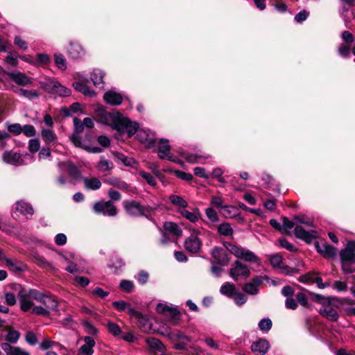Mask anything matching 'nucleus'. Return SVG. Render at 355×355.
I'll list each match as a JSON object with an SVG mask.
<instances>
[{"mask_svg": "<svg viewBox=\"0 0 355 355\" xmlns=\"http://www.w3.org/2000/svg\"><path fill=\"white\" fill-rule=\"evenodd\" d=\"M224 246L231 254L238 259H243L248 262H254L258 264L260 263V259L253 252L245 249L241 245L230 242H225Z\"/></svg>", "mask_w": 355, "mask_h": 355, "instance_id": "obj_1", "label": "nucleus"}, {"mask_svg": "<svg viewBox=\"0 0 355 355\" xmlns=\"http://www.w3.org/2000/svg\"><path fill=\"white\" fill-rule=\"evenodd\" d=\"M95 114L98 121L110 125L115 130L122 116L118 112H108L103 106L98 107L95 110Z\"/></svg>", "mask_w": 355, "mask_h": 355, "instance_id": "obj_2", "label": "nucleus"}, {"mask_svg": "<svg viewBox=\"0 0 355 355\" xmlns=\"http://www.w3.org/2000/svg\"><path fill=\"white\" fill-rule=\"evenodd\" d=\"M123 207L128 214L133 216H147L153 210L152 207L142 206L139 202L135 200H124L123 202Z\"/></svg>", "mask_w": 355, "mask_h": 355, "instance_id": "obj_3", "label": "nucleus"}, {"mask_svg": "<svg viewBox=\"0 0 355 355\" xmlns=\"http://www.w3.org/2000/svg\"><path fill=\"white\" fill-rule=\"evenodd\" d=\"M10 287L18 293L17 295L21 310L24 311H29L33 306V302L27 290L24 289L21 285L18 284H12L10 285Z\"/></svg>", "mask_w": 355, "mask_h": 355, "instance_id": "obj_4", "label": "nucleus"}, {"mask_svg": "<svg viewBox=\"0 0 355 355\" xmlns=\"http://www.w3.org/2000/svg\"><path fill=\"white\" fill-rule=\"evenodd\" d=\"M93 210L97 214H103L110 217L115 216L117 214V209L112 200L96 202L93 206Z\"/></svg>", "mask_w": 355, "mask_h": 355, "instance_id": "obj_5", "label": "nucleus"}, {"mask_svg": "<svg viewBox=\"0 0 355 355\" xmlns=\"http://www.w3.org/2000/svg\"><path fill=\"white\" fill-rule=\"evenodd\" d=\"M333 301H338V299L327 298L326 302L320 309L319 313L326 319L330 321L336 322L339 318V314L338 313L336 309L332 306Z\"/></svg>", "mask_w": 355, "mask_h": 355, "instance_id": "obj_6", "label": "nucleus"}, {"mask_svg": "<svg viewBox=\"0 0 355 355\" xmlns=\"http://www.w3.org/2000/svg\"><path fill=\"white\" fill-rule=\"evenodd\" d=\"M191 231L192 234L185 240L184 246L187 251L194 254L200 250L202 243L197 236L200 231L197 229H191Z\"/></svg>", "mask_w": 355, "mask_h": 355, "instance_id": "obj_7", "label": "nucleus"}, {"mask_svg": "<svg viewBox=\"0 0 355 355\" xmlns=\"http://www.w3.org/2000/svg\"><path fill=\"white\" fill-rule=\"evenodd\" d=\"M229 273L234 280H237L239 277H248L250 274L248 266L239 261H236L232 264Z\"/></svg>", "mask_w": 355, "mask_h": 355, "instance_id": "obj_8", "label": "nucleus"}, {"mask_svg": "<svg viewBox=\"0 0 355 355\" xmlns=\"http://www.w3.org/2000/svg\"><path fill=\"white\" fill-rule=\"evenodd\" d=\"M138 128L139 126L137 123L131 121L128 118L122 115L116 130L120 132L126 131L128 134V136L131 137L136 133Z\"/></svg>", "mask_w": 355, "mask_h": 355, "instance_id": "obj_9", "label": "nucleus"}, {"mask_svg": "<svg viewBox=\"0 0 355 355\" xmlns=\"http://www.w3.org/2000/svg\"><path fill=\"white\" fill-rule=\"evenodd\" d=\"M171 147L168 145V141L162 139L159 141L158 146V156L160 159H168L174 162H179V160L170 153Z\"/></svg>", "mask_w": 355, "mask_h": 355, "instance_id": "obj_10", "label": "nucleus"}, {"mask_svg": "<svg viewBox=\"0 0 355 355\" xmlns=\"http://www.w3.org/2000/svg\"><path fill=\"white\" fill-rule=\"evenodd\" d=\"M137 137L148 148L153 147L156 142L155 134L150 130H139Z\"/></svg>", "mask_w": 355, "mask_h": 355, "instance_id": "obj_11", "label": "nucleus"}, {"mask_svg": "<svg viewBox=\"0 0 355 355\" xmlns=\"http://www.w3.org/2000/svg\"><path fill=\"white\" fill-rule=\"evenodd\" d=\"M295 236L300 239L310 243L313 239L317 237V232L315 231H306L302 227L296 225L294 230Z\"/></svg>", "mask_w": 355, "mask_h": 355, "instance_id": "obj_12", "label": "nucleus"}, {"mask_svg": "<svg viewBox=\"0 0 355 355\" xmlns=\"http://www.w3.org/2000/svg\"><path fill=\"white\" fill-rule=\"evenodd\" d=\"M211 254L218 264L225 266L229 263L230 259L225 251L221 248L216 247L213 248Z\"/></svg>", "mask_w": 355, "mask_h": 355, "instance_id": "obj_13", "label": "nucleus"}, {"mask_svg": "<svg viewBox=\"0 0 355 355\" xmlns=\"http://www.w3.org/2000/svg\"><path fill=\"white\" fill-rule=\"evenodd\" d=\"M0 259L5 261L9 270L13 272H19L24 270L26 268V266L23 263L17 259H9L3 253V257H0Z\"/></svg>", "mask_w": 355, "mask_h": 355, "instance_id": "obj_14", "label": "nucleus"}, {"mask_svg": "<svg viewBox=\"0 0 355 355\" xmlns=\"http://www.w3.org/2000/svg\"><path fill=\"white\" fill-rule=\"evenodd\" d=\"M317 251L320 253L324 258L330 259L336 254V249L327 243H317L315 245Z\"/></svg>", "mask_w": 355, "mask_h": 355, "instance_id": "obj_15", "label": "nucleus"}, {"mask_svg": "<svg viewBox=\"0 0 355 355\" xmlns=\"http://www.w3.org/2000/svg\"><path fill=\"white\" fill-rule=\"evenodd\" d=\"M269 347V343L265 339H260L251 346L252 351L256 355H264L268 351Z\"/></svg>", "mask_w": 355, "mask_h": 355, "instance_id": "obj_16", "label": "nucleus"}, {"mask_svg": "<svg viewBox=\"0 0 355 355\" xmlns=\"http://www.w3.org/2000/svg\"><path fill=\"white\" fill-rule=\"evenodd\" d=\"M103 98L107 103L112 105H119L123 101L122 95L112 90L107 92L104 94Z\"/></svg>", "mask_w": 355, "mask_h": 355, "instance_id": "obj_17", "label": "nucleus"}, {"mask_svg": "<svg viewBox=\"0 0 355 355\" xmlns=\"http://www.w3.org/2000/svg\"><path fill=\"white\" fill-rule=\"evenodd\" d=\"M8 76L19 85L26 86L32 83V78L21 72L10 73Z\"/></svg>", "mask_w": 355, "mask_h": 355, "instance_id": "obj_18", "label": "nucleus"}, {"mask_svg": "<svg viewBox=\"0 0 355 355\" xmlns=\"http://www.w3.org/2000/svg\"><path fill=\"white\" fill-rule=\"evenodd\" d=\"M67 53L69 57L72 59L80 58L85 54V51L82 46L78 44L73 42L69 44V46L67 49Z\"/></svg>", "mask_w": 355, "mask_h": 355, "instance_id": "obj_19", "label": "nucleus"}, {"mask_svg": "<svg viewBox=\"0 0 355 355\" xmlns=\"http://www.w3.org/2000/svg\"><path fill=\"white\" fill-rule=\"evenodd\" d=\"M85 345H82L79 349V353L85 355H92L94 352L93 347L95 345V341L91 336L84 338Z\"/></svg>", "mask_w": 355, "mask_h": 355, "instance_id": "obj_20", "label": "nucleus"}, {"mask_svg": "<svg viewBox=\"0 0 355 355\" xmlns=\"http://www.w3.org/2000/svg\"><path fill=\"white\" fill-rule=\"evenodd\" d=\"M2 349L6 353V355H30V354L18 347H12L7 343H2Z\"/></svg>", "mask_w": 355, "mask_h": 355, "instance_id": "obj_21", "label": "nucleus"}, {"mask_svg": "<svg viewBox=\"0 0 355 355\" xmlns=\"http://www.w3.org/2000/svg\"><path fill=\"white\" fill-rule=\"evenodd\" d=\"M178 213H180L184 218L187 219L191 223H196L200 218V213L198 209H194L193 211H189L184 209H179Z\"/></svg>", "mask_w": 355, "mask_h": 355, "instance_id": "obj_22", "label": "nucleus"}, {"mask_svg": "<svg viewBox=\"0 0 355 355\" xmlns=\"http://www.w3.org/2000/svg\"><path fill=\"white\" fill-rule=\"evenodd\" d=\"M15 209L24 215L32 216L34 213L33 208L28 202L20 200L16 202Z\"/></svg>", "mask_w": 355, "mask_h": 355, "instance_id": "obj_23", "label": "nucleus"}, {"mask_svg": "<svg viewBox=\"0 0 355 355\" xmlns=\"http://www.w3.org/2000/svg\"><path fill=\"white\" fill-rule=\"evenodd\" d=\"M83 183L88 190H97L101 187V182L97 178H84Z\"/></svg>", "mask_w": 355, "mask_h": 355, "instance_id": "obj_24", "label": "nucleus"}, {"mask_svg": "<svg viewBox=\"0 0 355 355\" xmlns=\"http://www.w3.org/2000/svg\"><path fill=\"white\" fill-rule=\"evenodd\" d=\"M76 90L83 93L85 96L89 97H94L96 95V93L94 90L90 89L86 84L82 82H75L73 84Z\"/></svg>", "mask_w": 355, "mask_h": 355, "instance_id": "obj_25", "label": "nucleus"}, {"mask_svg": "<svg viewBox=\"0 0 355 355\" xmlns=\"http://www.w3.org/2000/svg\"><path fill=\"white\" fill-rule=\"evenodd\" d=\"M40 303H42L44 306L49 311V312L52 310L56 309L58 307V302L55 299L53 296L45 294Z\"/></svg>", "mask_w": 355, "mask_h": 355, "instance_id": "obj_26", "label": "nucleus"}, {"mask_svg": "<svg viewBox=\"0 0 355 355\" xmlns=\"http://www.w3.org/2000/svg\"><path fill=\"white\" fill-rule=\"evenodd\" d=\"M104 76H105V73L101 70H100V69L94 70L91 75V79L93 81L94 85L96 87H103Z\"/></svg>", "mask_w": 355, "mask_h": 355, "instance_id": "obj_27", "label": "nucleus"}, {"mask_svg": "<svg viewBox=\"0 0 355 355\" xmlns=\"http://www.w3.org/2000/svg\"><path fill=\"white\" fill-rule=\"evenodd\" d=\"M146 343L150 349H152L154 352H162L164 350L165 347L163 343L155 338L146 339Z\"/></svg>", "mask_w": 355, "mask_h": 355, "instance_id": "obj_28", "label": "nucleus"}, {"mask_svg": "<svg viewBox=\"0 0 355 355\" xmlns=\"http://www.w3.org/2000/svg\"><path fill=\"white\" fill-rule=\"evenodd\" d=\"M4 162L11 164H18L21 159L20 154L12 151H6L3 155Z\"/></svg>", "mask_w": 355, "mask_h": 355, "instance_id": "obj_29", "label": "nucleus"}, {"mask_svg": "<svg viewBox=\"0 0 355 355\" xmlns=\"http://www.w3.org/2000/svg\"><path fill=\"white\" fill-rule=\"evenodd\" d=\"M41 136L44 141L47 144H51L57 139L56 135L50 129H42Z\"/></svg>", "mask_w": 355, "mask_h": 355, "instance_id": "obj_30", "label": "nucleus"}, {"mask_svg": "<svg viewBox=\"0 0 355 355\" xmlns=\"http://www.w3.org/2000/svg\"><path fill=\"white\" fill-rule=\"evenodd\" d=\"M164 229L177 236L182 235V231L178 224L173 222H166L164 225Z\"/></svg>", "mask_w": 355, "mask_h": 355, "instance_id": "obj_31", "label": "nucleus"}, {"mask_svg": "<svg viewBox=\"0 0 355 355\" xmlns=\"http://www.w3.org/2000/svg\"><path fill=\"white\" fill-rule=\"evenodd\" d=\"M341 262H355V252L349 249L344 248L340 252Z\"/></svg>", "mask_w": 355, "mask_h": 355, "instance_id": "obj_32", "label": "nucleus"}, {"mask_svg": "<svg viewBox=\"0 0 355 355\" xmlns=\"http://www.w3.org/2000/svg\"><path fill=\"white\" fill-rule=\"evenodd\" d=\"M169 200L173 205L179 207V209H184L188 206L187 202L181 196L171 195L169 196Z\"/></svg>", "mask_w": 355, "mask_h": 355, "instance_id": "obj_33", "label": "nucleus"}, {"mask_svg": "<svg viewBox=\"0 0 355 355\" xmlns=\"http://www.w3.org/2000/svg\"><path fill=\"white\" fill-rule=\"evenodd\" d=\"M220 293L227 297H232L235 292V286L230 282L225 283L220 289Z\"/></svg>", "mask_w": 355, "mask_h": 355, "instance_id": "obj_34", "label": "nucleus"}, {"mask_svg": "<svg viewBox=\"0 0 355 355\" xmlns=\"http://www.w3.org/2000/svg\"><path fill=\"white\" fill-rule=\"evenodd\" d=\"M126 310L131 316L135 317L139 320V325L141 327V329L143 331H146V329H144V324L141 325V323L144 322V315L139 311H136L135 309H132L130 304L128 305Z\"/></svg>", "mask_w": 355, "mask_h": 355, "instance_id": "obj_35", "label": "nucleus"}, {"mask_svg": "<svg viewBox=\"0 0 355 355\" xmlns=\"http://www.w3.org/2000/svg\"><path fill=\"white\" fill-rule=\"evenodd\" d=\"M97 168L100 171L105 172L113 168V164L112 162L105 159L103 157H101Z\"/></svg>", "mask_w": 355, "mask_h": 355, "instance_id": "obj_36", "label": "nucleus"}, {"mask_svg": "<svg viewBox=\"0 0 355 355\" xmlns=\"http://www.w3.org/2000/svg\"><path fill=\"white\" fill-rule=\"evenodd\" d=\"M58 82L55 80L48 79L46 81L41 82L42 87L49 93H53Z\"/></svg>", "mask_w": 355, "mask_h": 355, "instance_id": "obj_37", "label": "nucleus"}, {"mask_svg": "<svg viewBox=\"0 0 355 355\" xmlns=\"http://www.w3.org/2000/svg\"><path fill=\"white\" fill-rule=\"evenodd\" d=\"M218 232L223 236H228L233 234L234 230L229 223H224L218 227Z\"/></svg>", "mask_w": 355, "mask_h": 355, "instance_id": "obj_38", "label": "nucleus"}, {"mask_svg": "<svg viewBox=\"0 0 355 355\" xmlns=\"http://www.w3.org/2000/svg\"><path fill=\"white\" fill-rule=\"evenodd\" d=\"M18 93L19 95L29 100L37 98L39 96V93L35 89L28 90L24 89H19Z\"/></svg>", "mask_w": 355, "mask_h": 355, "instance_id": "obj_39", "label": "nucleus"}, {"mask_svg": "<svg viewBox=\"0 0 355 355\" xmlns=\"http://www.w3.org/2000/svg\"><path fill=\"white\" fill-rule=\"evenodd\" d=\"M55 345L59 346L60 349H65L64 346L58 344L55 341H53V340H49V339H46V338L44 339L42 341V343L40 345V348L41 349H42V350H47L49 349H51V348L53 347Z\"/></svg>", "mask_w": 355, "mask_h": 355, "instance_id": "obj_40", "label": "nucleus"}, {"mask_svg": "<svg viewBox=\"0 0 355 355\" xmlns=\"http://www.w3.org/2000/svg\"><path fill=\"white\" fill-rule=\"evenodd\" d=\"M19 336L20 334L18 331L10 328L6 335V340L10 343H15L19 340Z\"/></svg>", "mask_w": 355, "mask_h": 355, "instance_id": "obj_41", "label": "nucleus"}, {"mask_svg": "<svg viewBox=\"0 0 355 355\" xmlns=\"http://www.w3.org/2000/svg\"><path fill=\"white\" fill-rule=\"evenodd\" d=\"M264 281H266L268 283L271 282L273 285H277L275 280H270L269 277L267 276H257L254 277L251 282L258 288L261 284L263 283Z\"/></svg>", "mask_w": 355, "mask_h": 355, "instance_id": "obj_42", "label": "nucleus"}, {"mask_svg": "<svg viewBox=\"0 0 355 355\" xmlns=\"http://www.w3.org/2000/svg\"><path fill=\"white\" fill-rule=\"evenodd\" d=\"M270 262L274 268H279L283 264L282 257L280 254H272L270 257Z\"/></svg>", "mask_w": 355, "mask_h": 355, "instance_id": "obj_43", "label": "nucleus"}, {"mask_svg": "<svg viewBox=\"0 0 355 355\" xmlns=\"http://www.w3.org/2000/svg\"><path fill=\"white\" fill-rule=\"evenodd\" d=\"M243 290L250 295H256L259 292V288L252 283V282L245 284Z\"/></svg>", "mask_w": 355, "mask_h": 355, "instance_id": "obj_44", "label": "nucleus"}, {"mask_svg": "<svg viewBox=\"0 0 355 355\" xmlns=\"http://www.w3.org/2000/svg\"><path fill=\"white\" fill-rule=\"evenodd\" d=\"M272 327V321L269 318H263L259 322V328L261 331H268Z\"/></svg>", "mask_w": 355, "mask_h": 355, "instance_id": "obj_45", "label": "nucleus"}, {"mask_svg": "<svg viewBox=\"0 0 355 355\" xmlns=\"http://www.w3.org/2000/svg\"><path fill=\"white\" fill-rule=\"evenodd\" d=\"M6 126L8 132L15 135H19L22 132V127L19 123H7Z\"/></svg>", "mask_w": 355, "mask_h": 355, "instance_id": "obj_46", "label": "nucleus"}, {"mask_svg": "<svg viewBox=\"0 0 355 355\" xmlns=\"http://www.w3.org/2000/svg\"><path fill=\"white\" fill-rule=\"evenodd\" d=\"M53 94H57L61 96H68L71 94V90L62 85H61L59 83L57 85L56 88Z\"/></svg>", "mask_w": 355, "mask_h": 355, "instance_id": "obj_47", "label": "nucleus"}, {"mask_svg": "<svg viewBox=\"0 0 355 355\" xmlns=\"http://www.w3.org/2000/svg\"><path fill=\"white\" fill-rule=\"evenodd\" d=\"M232 297H233L234 302L238 306H241V305L244 304L246 302L247 299H248L247 297L244 294L239 293V292H236Z\"/></svg>", "mask_w": 355, "mask_h": 355, "instance_id": "obj_48", "label": "nucleus"}, {"mask_svg": "<svg viewBox=\"0 0 355 355\" xmlns=\"http://www.w3.org/2000/svg\"><path fill=\"white\" fill-rule=\"evenodd\" d=\"M83 326L84 327L85 331L87 334L95 336L98 334L97 329L88 321H85L83 323Z\"/></svg>", "mask_w": 355, "mask_h": 355, "instance_id": "obj_49", "label": "nucleus"}, {"mask_svg": "<svg viewBox=\"0 0 355 355\" xmlns=\"http://www.w3.org/2000/svg\"><path fill=\"white\" fill-rule=\"evenodd\" d=\"M107 182L110 184L113 185L120 189H128V184L125 182H123L119 179L112 178V179L109 180Z\"/></svg>", "mask_w": 355, "mask_h": 355, "instance_id": "obj_50", "label": "nucleus"}, {"mask_svg": "<svg viewBox=\"0 0 355 355\" xmlns=\"http://www.w3.org/2000/svg\"><path fill=\"white\" fill-rule=\"evenodd\" d=\"M55 62L59 69L62 70L67 69L66 60L62 55L55 54Z\"/></svg>", "mask_w": 355, "mask_h": 355, "instance_id": "obj_51", "label": "nucleus"}, {"mask_svg": "<svg viewBox=\"0 0 355 355\" xmlns=\"http://www.w3.org/2000/svg\"><path fill=\"white\" fill-rule=\"evenodd\" d=\"M107 327L109 332L115 336L120 335L121 333L119 326L112 322H109Z\"/></svg>", "mask_w": 355, "mask_h": 355, "instance_id": "obj_52", "label": "nucleus"}, {"mask_svg": "<svg viewBox=\"0 0 355 355\" xmlns=\"http://www.w3.org/2000/svg\"><path fill=\"white\" fill-rule=\"evenodd\" d=\"M139 174L141 178L146 180L148 184H149L150 185H156V180L151 174L146 173L145 171H140Z\"/></svg>", "mask_w": 355, "mask_h": 355, "instance_id": "obj_53", "label": "nucleus"}, {"mask_svg": "<svg viewBox=\"0 0 355 355\" xmlns=\"http://www.w3.org/2000/svg\"><path fill=\"white\" fill-rule=\"evenodd\" d=\"M27 291L29 294V296H31V297L32 299H34L35 300H36L38 302H41V301L43 298V296L44 295V293H42L37 290H35V289H29Z\"/></svg>", "mask_w": 355, "mask_h": 355, "instance_id": "obj_54", "label": "nucleus"}, {"mask_svg": "<svg viewBox=\"0 0 355 355\" xmlns=\"http://www.w3.org/2000/svg\"><path fill=\"white\" fill-rule=\"evenodd\" d=\"M133 287L134 284L132 282L129 280H122L120 283V288L127 293H130L132 291Z\"/></svg>", "mask_w": 355, "mask_h": 355, "instance_id": "obj_55", "label": "nucleus"}, {"mask_svg": "<svg viewBox=\"0 0 355 355\" xmlns=\"http://www.w3.org/2000/svg\"><path fill=\"white\" fill-rule=\"evenodd\" d=\"M26 341L31 345H35L38 343V340L33 331H28L25 336Z\"/></svg>", "mask_w": 355, "mask_h": 355, "instance_id": "obj_56", "label": "nucleus"}, {"mask_svg": "<svg viewBox=\"0 0 355 355\" xmlns=\"http://www.w3.org/2000/svg\"><path fill=\"white\" fill-rule=\"evenodd\" d=\"M22 132L28 137H33L36 134L35 129L32 125H25L22 128Z\"/></svg>", "mask_w": 355, "mask_h": 355, "instance_id": "obj_57", "label": "nucleus"}, {"mask_svg": "<svg viewBox=\"0 0 355 355\" xmlns=\"http://www.w3.org/2000/svg\"><path fill=\"white\" fill-rule=\"evenodd\" d=\"M10 139V135L6 132H0V150H2L6 146V142Z\"/></svg>", "mask_w": 355, "mask_h": 355, "instance_id": "obj_58", "label": "nucleus"}, {"mask_svg": "<svg viewBox=\"0 0 355 355\" xmlns=\"http://www.w3.org/2000/svg\"><path fill=\"white\" fill-rule=\"evenodd\" d=\"M32 313L37 315L47 316L49 314V311L42 306H37L33 308Z\"/></svg>", "mask_w": 355, "mask_h": 355, "instance_id": "obj_59", "label": "nucleus"}, {"mask_svg": "<svg viewBox=\"0 0 355 355\" xmlns=\"http://www.w3.org/2000/svg\"><path fill=\"white\" fill-rule=\"evenodd\" d=\"M282 220H283V225L282 226V230H284V231H288V230H291L295 225V223L294 220H293V221H291V220H288V218L283 217Z\"/></svg>", "mask_w": 355, "mask_h": 355, "instance_id": "obj_60", "label": "nucleus"}, {"mask_svg": "<svg viewBox=\"0 0 355 355\" xmlns=\"http://www.w3.org/2000/svg\"><path fill=\"white\" fill-rule=\"evenodd\" d=\"M224 200L220 196H213L211 199V204L216 208L223 207Z\"/></svg>", "mask_w": 355, "mask_h": 355, "instance_id": "obj_61", "label": "nucleus"}, {"mask_svg": "<svg viewBox=\"0 0 355 355\" xmlns=\"http://www.w3.org/2000/svg\"><path fill=\"white\" fill-rule=\"evenodd\" d=\"M205 214L207 218L211 222H216L218 220V215L214 209L212 208H207L205 210Z\"/></svg>", "mask_w": 355, "mask_h": 355, "instance_id": "obj_62", "label": "nucleus"}, {"mask_svg": "<svg viewBox=\"0 0 355 355\" xmlns=\"http://www.w3.org/2000/svg\"><path fill=\"white\" fill-rule=\"evenodd\" d=\"M285 306L288 309L295 310L297 308V302L293 297H291L286 298Z\"/></svg>", "mask_w": 355, "mask_h": 355, "instance_id": "obj_63", "label": "nucleus"}, {"mask_svg": "<svg viewBox=\"0 0 355 355\" xmlns=\"http://www.w3.org/2000/svg\"><path fill=\"white\" fill-rule=\"evenodd\" d=\"M129 304L125 302L121 301H116L112 303L113 307L119 311H122L126 310V308Z\"/></svg>", "mask_w": 355, "mask_h": 355, "instance_id": "obj_64", "label": "nucleus"}]
</instances>
